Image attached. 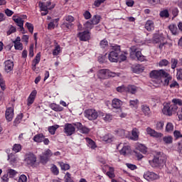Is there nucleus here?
<instances>
[{"mask_svg": "<svg viewBox=\"0 0 182 182\" xmlns=\"http://www.w3.org/2000/svg\"><path fill=\"white\" fill-rule=\"evenodd\" d=\"M145 29H146L148 32L154 31V22H153L151 20H148L145 23Z\"/></svg>", "mask_w": 182, "mask_h": 182, "instance_id": "obj_24", "label": "nucleus"}, {"mask_svg": "<svg viewBox=\"0 0 182 182\" xmlns=\"http://www.w3.org/2000/svg\"><path fill=\"white\" fill-rule=\"evenodd\" d=\"M55 46L54 50H53V55L58 56L60 53V46L58 44L56 41H55Z\"/></svg>", "mask_w": 182, "mask_h": 182, "instance_id": "obj_34", "label": "nucleus"}, {"mask_svg": "<svg viewBox=\"0 0 182 182\" xmlns=\"http://www.w3.org/2000/svg\"><path fill=\"white\" fill-rule=\"evenodd\" d=\"M112 51L108 55V59L110 62L117 63L119 61V56L121 53L120 46H112Z\"/></svg>", "mask_w": 182, "mask_h": 182, "instance_id": "obj_3", "label": "nucleus"}, {"mask_svg": "<svg viewBox=\"0 0 182 182\" xmlns=\"http://www.w3.org/2000/svg\"><path fill=\"white\" fill-rule=\"evenodd\" d=\"M151 167H160V152H155L153 154V159L149 161Z\"/></svg>", "mask_w": 182, "mask_h": 182, "instance_id": "obj_9", "label": "nucleus"}, {"mask_svg": "<svg viewBox=\"0 0 182 182\" xmlns=\"http://www.w3.org/2000/svg\"><path fill=\"white\" fill-rule=\"evenodd\" d=\"M38 6L41 11V16H46V15H48V14H49V11L48 9H53V8H55V4H52L50 7L47 8L46 6H45V3L40 1L38 4Z\"/></svg>", "mask_w": 182, "mask_h": 182, "instance_id": "obj_15", "label": "nucleus"}, {"mask_svg": "<svg viewBox=\"0 0 182 182\" xmlns=\"http://www.w3.org/2000/svg\"><path fill=\"white\" fill-rule=\"evenodd\" d=\"M144 178L145 180H157L159 178V175L156 174L154 172L146 171L144 174Z\"/></svg>", "mask_w": 182, "mask_h": 182, "instance_id": "obj_19", "label": "nucleus"}, {"mask_svg": "<svg viewBox=\"0 0 182 182\" xmlns=\"http://www.w3.org/2000/svg\"><path fill=\"white\" fill-rule=\"evenodd\" d=\"M76 132V127L75 124L66 123L64 125V133L66 136H72V134H75Z\"/></svg>", "mask_w": 182, "mask_h": 182, "instance_id": "obj_8", "label": "nucleus"}, {"mask_svg": "<svg viewBox=\"0 0 182 182\" xmlns=\"http://www.w3.org/2000/svg\"><path fill=\"white\" fill-rule=\"evenodd\" d=\"M117 92L119 93H123V92H127V87L124 85L119 86L116 88Z\"/></svg>", "mask_w": 182, "mask_h": 182, "instance_id": "obj_60", "label": "nucleus"}, {"mask_svg": "<svg viewBox=\"0 0 182 182\" xmlns=\"http://www.w3.org/2000/svg\"><path fill=\"white\" fill-rule=\"evenodd\" d=\"M77 38H79L80 41L82 42H87L90 39V33L89 31H84L82 32H80L77 34Z\"/></svg>", "mask_w": 182, "mask_h": 182, "instance_id": "obj_16", "label": "nucleus"}, {"mask_svg": "<svg viewBox=\"0 0 182 182\" xmlns=\"http://www.w3.org/2000/svg\"><path fill=\"white\" fill-rule=\"evenodd\" d=\"M114 169L112 167H109V171L107 172V176L109 177L110 178H114Z\"/></svg>", "mask_w": 182, "mask_h": 182, "instance_id": "obj_53", "label": "nucleus"}, {"mask_svg": "<svg viewBox=\"0 0 182 182\" xmlns=\"http://www.w3.org/2000/svg\"><path fill=\"white\" fill-rule=\"evenodd\" d=\"M44 139L45 135H43V134H37L33 136V140L36 143H42Z\"/></svg>", "mask_w": 182, "mask_h": 182, "instance_id": "obj_26", "label": "nucleus"}, {"mask_svg": "<svg viewBox=\"0 0 182 182\" xmlns=\"http://www.w3.org/2000/svg\"><path fill=\"white\" fill-rule=\"evenodd\" d=\"M59 127V126L58 125H55V126H51L48 127V132L50 133V134H55V133L56 132V130H58V128Z\"/></svg>", "mask_w": 182, "mask_h": 182, "instance_id": "obj_46", "label": "nucleus"}, {"mask_svg": "<svg viewBox=\"0 0 182 182\" xmlns=\"http://www.w3.org/2000/svg\"><path fill=\"white\" fill-rule=\"evenodd\" d=\"M14 112V106L6 108L5 112V117L7 122H12V120L14 119V116L15 115V113Z\"/></svg>", "mask_w": 182, "mask_h": 182, "instance_id": "obj_14", "label": "nucleus"}, {"mask_svg": "<svg viewBox=\"0 0 182 182\" xmlns=\"http://www.w3.org/2000/svg\"><path fill=\"white\" fill-rule=\"evenodd\" d=\"M50 107L52 109V110H54V112H63V107L55 103L51 104Z\"/></svg>", "mask_w": 182, "mask_h": 182, "instance_id": "obj_29", "label": "nucleus"}, {"mask_svg": "<svg viewBox=\"0 0 182 182\" xmlns=\"http://www.w3.org/2000/svg\"><path fill=\"white\" fill-rule=\"evenodd\" d=\"M160 16L161 18H167L170 16V13H168V9H164L160 12Z\"/></svg>", "mask_w": 182, "mask_h": 182, "instance_id": "obj_42", "label": "nucleus"}, {"mask_svg": "<svg viewBox=\"0 0 182 182\" xmlns=\"http://www.w3.org/2000/svg\"><path fill=\"white\" fill-rule=\"evenodd\" d=\"M100 46L101 49H107L109 48V42L105 38L100 41Z\"/></svg>", "mask_w": 182, "mask_h": 182, "instance_id": "obj_36", "label": "nucleus"}, {"mask_svg": "<svg viewBox=\"0 0 182 182\" xmlns=\"http://www.w3.org/2000/svg\"><path fill=\"white\" fill-rule=\"evenodd\" d=\"M116 133L117 136H119V137H122V138L127 137V135H126V134L127 133V131L124 129H119L116 131Z\"/></svg>", "mask_w": 182, "mask_h": 182, "instance_id": "obj_35", "label": "nucleus"}, {"mask_svg": "<svg viewBox=\"0 0 182 182\" xmlns=\"http://www.w3.org/2000/svg\"><path fill=\"white\" fill-rule=\"evenodd\" d=\"M91 22L94 23V25H97L100 22V17L98 15H95L91 20Z\"/></svg>", "mask_w": 182, "mask_h": 182, "instance_id": "obj_50", "label": "nucleus"}, {"mask_svg": "<svg viewBox=\"0 0 182 182\" xmlns=\"http://www.w3.org/2000/svg\"><path fill=\"white\" fill-rule=\"evenodd\" d=\"M59 22V18L53 19L48 25V29H55V23Z\"/></svg>", "mask_w": 182, "mask_h": 182, "instance_id": "obj_38", "label": "nucleus"}, {"mask_svg": "<svg viewBox=\"0 0 182 182\" xmlns=\"http://www.w3.org/2000/svg\"><path fill=\"white\" fill-rule=\"evenodd\" d=\"M122 105H123L122 100L117 98L112 100V106L114 109H120V107H122Z\"/></svg>", "mask_w": 182, "mask_h": 182, "instance_id": "obj_23", "label": "nucleus"}, {"mask_svg": "<svg viewBox=\"0 0 182 182\" xmlns=\"http://www.w3.org/2000/svg\"><path fill=\"white\" fill-rule=\"evenodd\" d=\"M131 58H133V55H134L139 62H144L146 60V57L141 54V51L137 50L136 47L131 48Z\"/></svg>", "mask_w": 182, "mask_h": 182, "instance_id": "obj_7", "label": "nucleus"}, {"mask_svg": "<svg viewBox=\"0 0 182 182\" xmlns=\"http://www.w3.org/2000/svg\"><path fill=\"white\" fill-rule=\"evenodd\" d=\"M141 110L145 116H150V107L147 105H142Z\"/></svg>", "mask_w": 182, "mask_h": 182, "instance_id": "obj_37", "label": "nucleus"}, {"mask_svg": "<svg viewBox=\"0 0 182 182\" xmlns=\"http://www.w3.org/2000/svg\"><path fill=\"white\" fill-rule=\"evenodd\" d=\"M97 76L98 79H100V80H105L109 77H114L116 76V73L111 72L109 69H101L98 70Z\"/></svg>", "mask_w": 182, "mask_h": 182, "instance_id": "obj_4", "label": "nucleus"}, {"mask_svg": "<svg viewBox=\"0 0 182 182\" xmlns=\"http://www.w3.org/2000/svg\"><path fill=\"white\" fill-rule=\"evenodd\" d=\"M139 106V100H129V107L131 109H137Z\"/></svg>", "mask_w": 182, "mask_h": 182, "instance_id": "obj_33", "label": "nucleus"}, {"mask_svg": "<svg viewBox=\"0 0 182 182\" xmlns=\"http://www.w3.org/2000/svg\"><path fill=\"white\" fill-rule=\"evenodd\" d=\"M137 150L141 151V153H143V154H146V153H147V147L143 144H139L137 146Z\"/></svg>", "mask_w": 182, "mask_h": 182, "instance_id": "obj_43", "label": "nucleus"}, {"mask_svg": "<svg viewBox=\"0 0 182 182\" xmlns=\"http://www.w3.org/2000/svg\"><path fill=\"white\" fill-rule=\"evenodd\" d=\"M168 65H170V62L168 60L166 59H162L160 61V66L161 67H166L168 66Z\"/></svg>", "mask_w": 182, "mask_h": 182, "instance_id": "obj_59", "label": "nucleus"}, {"mask_svg": "<svg viewBox=\"0 0 182 182\" xmlns=\"http://www.w3.org/2000/svg\"><path fill=\"white\" fill-rule=\"evenodd\" d=\"M22 119H23V114L21 113L18 114L13 122L14 126H15L16 127H18V124L21 123V120H22Z\"/></svg>", "mask_w": 182, "mask_h": 182, "instance_id": "obj_32", "label": "nucleus"}, {"mask_svg": "<svg viewBox=\"0 0 182 182\" xmlns=\"http://www.w3.org/2000/svg\"><path fill=\"white\" fill-rule=\"evenodd\" d=\"M174 130V125H173V123L168 122L166 127V132L168 133H170Z\"/></svg>", "mask_w": 182, "mask_h": 182, "instance_id": "obj_44", "label": "nucleus"}, {"mask_svg": "<svg viewBox=\"0 0 182 182\" xmlns=\"http://www.w3.org/2000/svg\"><path fill=\"white\" fill-rule=\"evenodd\" d=\"M171 102H164V108L162 109V113L166 116H173L176 112H177L178 106H182V100L181 99L174 98L172 100Z\"/></svg>", "mask_w": 182, "mask_h": 182, "instance_id": "obj_1", "label": "nucleus"}, {"mask_svg": "<svg viewBox=\"0 0 182 182\" xmlns=\"http://www.w3.org/2000/svg\"><path fill=\"white\" fill-rule=\"evenodd\" d=\"M38 160V157H36V155L32 152L26 153L24 156V162L28 167H32L33 168H35L36 167V161Z\"/></svg>", "mask_w": 182, "mask_h": 182, "instance_id": "obj_2", "label": "nucleus"}, {"mask_svg": "<svg viewBox=\"0 0 182 182\" xmlns=\"http://www.w3.org/2000/svg\"><path fill=\"white\" fill-rule=\"evenodd\" d=\"M74 126L76 127L77 130L82 133V134H89L90 129L85 126H83L80 122L73 123Z\"/></svg>", "mask_w": 182, "mask_h": 182, "instance_id": "obj_12", "label": "nucleus"}, {"mask_svg": "<svg viewBox=\"0 0 182 182\" xmlns=\"http://www.w3.org/2000/svg\"><path fill=\"white\" fill-rule=\"evenodd\" d=\"M39 62H41V53H37L35 58L32 60V70H36V65H39Z\"/></svg>", "mask_w": 182, "mask_h": 182, "instance_id": "obj_21", "label": "nucleus"}, {"mask_svg": "<svg viewBox=\"0 0 182 182\" xmlns=\"http://www.w3.org/2000/svg\"><path fill=\"white\" fill-rule=\"evenodd\" d=\"M102 116L105 122H112L113 119V115L112 114H103Z\"/></svg>", "mask_w": 182, "mask_h": 182, "instance_id": "obj_41", "label": "nucleus"}, {"mask_svg": "<svg viewBox=\"0 0 182 182\" xmlns=\"http://www.w3.org/2000/svg\"><path fill=\"white\" fill-rule=\"evenodd\" d=\"M12 20L15 22V23H16L17 26L20 27L21 32H22V33H26L25 28H23V22L24 21L22 19V18H21L16 15H14L12 16Z\"/></svg>", "mask_w": 182, "mask_h": 182, "instance_id": "obj_11", "label": "nucleus"}, {"mask_svg": "<svg viewBox=\"0 0 182 182\" xmlns=\"http://www.w3.org/2000/svg\"><path fill=\"white\" fill-rule=\"evenodd\" d=\"M163 140L164 141V143H166V144H171V143H173V137L168 136H164L163 138Z\"/></svg>", "mask_w": 182, "mask_h": 182, "instance_id": "obj_54", "label": "nucleus"}, {"mask_svg": "<svg viewBox=\"0 0 182 182\" xmlns=\"http://www.w3.org/2000/svg\"><path fill=\"white\" fill-rule=\"evenodd\" d=\"M140 132L137 128H134L132 131V136H130L131 140H134V141H137L139 140V135Z\"/></svg>", "mask_w": 182, "mask_h": 182, "instance_id": "obj_22", "label": "nucleus"}, {"mask_svg": "<svg viewBox=\"0 0 182 182\" xmlns=\"http://www.w3.org/2000/svg\"><path fill=\"white\" fill-rule=\"evenodd\" d=\"M146 133L149 134L151 137H160V134L156 132L154 129H151V127L146 128Z\"/></svg>", "mask_w": 182, "mask_h": 182, "instance_id": "obj_25", "label": "nucleus"}, {"mask_svg": "<svg viewBox=\"0 0 182 182\" xmlns=\"http://www.w3.org/2000/svg\"><path fill=\"white\" fill-rule=\"evenodd\" d=\"M64 19H65L66 22H68L70 23H72V22H75V17L72 16H66L64 17Z\"/></svg>", "mask_w": 182, "mask_h": 182, "instance_id": "obj_62", "label": "nucleus"}, {"mask_svg": "<svg viewBox=\"0 0 182 182\" xmlns=\"http://www.w3.org/2000/svg\"><path fill=\"white\" fill-rule=\"evenodd\" d=\"M65 182H75V181H73V178H72V174H70V173H66L65 176Z\"/></svg>", "mask_w": 182, "mask_h": 182, "instance_id": "obj_45", "label": "nucleus"}, {"mask_svg": "<svg viewBox=\"0 0 182 182\" xmlns=\"http://www.w3.org/2000/svg\"><path fill=\"white\" fill-rule=\"evenodd\" d=\"M161 161V167H166V162L167 161V156L166 155H162L161 156V159H160Z\"/></svg>", "mask_w": 182, "mask_h": 182, "instance_id": "obj_56", "label": "nucleus"}, {"mask_svg": "<svg viewBox=\"0 0 182 182\" xmlns=\"http://www.w3.org/2000/svg\"><path fill=\"white\" fill-rule=\"evenodd\" d=\"M52 156H53L52 151H50V149H47L43 153V155L40 156V160L41 163H48Z\"/></svg>", "mask_w": 182, "mask_h": 182, "instance_id": "obj_13", "label": "nucleus"}, {"mask_svg": "<svg viewBox=\"0 0 182 182\" xmlns=\"http://www.w3.org/2000/svg\"><path fill=\"white\" fill-rule=\"evenodd\" d=\"M58 164L60 166V169L63 171H68V170H70V165H69L68 164H65L64 162L58 161Z\"/></svg>", "mask_w": 182, "mask_h": 182, "instance_id": "obj_28", "label": "nucleus"}, {"mask_svg": "<svg viewBox=\"0 0 182 182\" xmlns=\"http://www.w3.org/2000/svg\"><path fill=\"white\" fill-rule=\"evenodd\" d=\"M168 29L171 32L172 35H178V29L177 28V25L172 23L168 26Z\"/></svg>", "mask_w": 182, "mask_h": 182, "instance_id": "obj_27", "label": "nucleus"}, {"mask_svg": "<svg viewBox=\"0 0 182 182\" xmlns=\"http://www.w3.org/2000/svg\"><path fill=\"white\" fill-rule=\"evenodd\" d=\"M150 77L151 79H155L152 80V85L154 86V87H159L160 86V80L159 77H160V70H152L149 74Z\"/></svg>", "mask_w": 182, "mask_h": 182, "instance_id": "obj_6", "label": "nucleus"}, {"mask_svg": "<svg viewBox=\"0 0 182 182\" xmlns=\"http://www.w3.org/2000/svg\"><path fill=\"white\" fill-rule=\"evenodd\" d=\"M4 70L6 73H11L14 70V61L11 60L4 62Z\"/></svg>", "mask_w": 182, "mask_h": 182, "instance_id": "obj_18", "label": "nucleus"}, {"mask_svg": "<svg viewBox=\"0 0 182 182\" xmlns=\"http://www.w3.org/2000/svg\"><path fill=\"white\" fill-rule=\"evenodd\" d=\"M85 117L88 119V120H96L97 119V111L94 109H88L85 111Z\"/></svg>", "mask_w": 182, "mask_h": 182, "instance_id": "obj_10", "label": "nucleus"}, {"mask_svg": "<svg viewBox=\"0 0 182 182\" xmlns=\"http://www.w3.org/2000/svg\"><path fill=\"white\" fill-rule=\"evenodd\" d=\"M12 150L13 151H15V153H19V151L22 150V146H21V144H16L14 145Z\"/></svg>", "mask_w": 182, "mask_h": 182, "instance_id": "obj_48", "label": "nucleus"}, {"mask_svg": "<svg viewBox=\"0 0 182 182\" xmlns=\"http://www.w3.org/2000/svg\"><path fill=\"white\" fill-rule=\"evenodd\" d=\"M8 160H10V164H15L18 160V158H16V156L13 154H10L8 155Z\"/></svg>", "mask_w": 182, "mask_h": 182, "instance_id": "obj_39", "label": "nucleus"}, {"mask_svg": "<svg viewBox=\"0 0 182 182\" xmlns=\"http://www.w3.org/2000/svg\"><path fill=\"white\" fill-rule=\"evenodd\" d=\"M16 50H22L23 49V44L22 43H14Z\"/></svg>", "mask_w": 182, "mask_h": 182, "instance_id": "obj_55", "label": "nucleus"}, {"mask_svg": "<svg viewBox=\"0 0 182 182\" xmlns=\"http://www.w3.org/2000/svg\"><path fill=\"white\" fill-rule=\"evenodd\" d=\"M152 42L153 43H159L160 42V34L159 33L154 34Z\"/></svg>", "mask_w": 182, "mask_h": 182, "instance_id": "obj_52", "label": "nucleus"}, {"mask_svg": "<svg viewBox=\"0 0 182 182\" xmlns=\"http://www.w3.org/2000/svg\"><path fill=\"white\" fill-rule=\"evenodd\" d=\"M85 140L87 143L88 147H90V149H92L93 150H95V149L97 147V146H96V143L92 139L86 138Z\"/></svg>", "mask_w": 182, "mask_h": 182, "instance_id": "obj_30", "label": "nucleus"}, {"mask_svg": "<svg viewBox=\"0 0 182 182\" xmlns=\"http://www.w3.org/2000/svg\"><path fill=\"white\" fill-rule=\"evenodd\" d=\"M28 181V178L25 174H22L19 176L18 182H26Z\"/></svg>", "mask_w": 182, "mask_h": 182, "instance_id": "obj_63", "label": "nucleus"}, {"mask_svg": "<svg viewBox=\"0 0 182 182\" xmlns=\"http://www.w3.org/2000/svg\"><path fill=\"white\" fill-rule=\"evenodd\" d=\"M26 26L30 32V33H33V24L27 22L26 23Z\"/></svg>", "mask_w": 182, "mask_h": 182, "instance_id": "obj_58", "label": "nucleus"}, {"mask_svg": "<svg viewBox=\"0 0 182 182\" xmlns=\"http://www.w3.org/2000/svg\"><path fill=\"white\" fill-rule=\"evenodd\" d=\"M105 1L106 0H95L92 6H95V8H99V6L102 5V4H105Z\"/></svg>", "mask_w": 182, "mask_h": 182, "instance_id": "obj_49", "label": "nucleus"}, {"mask_svg": "<svg viewBox=\"0 0 182 182\" xmlns=\"http://www.w3.org/2000/svg\"><path fill=\"white\" fill-rule=\"evenodd\" d=\"M50 171L54 176H59V168H58V166H56V165H52V167L50 168Z\"/></svg>", "mask_w": 182, "mask_h": 182, "instance_id": "obj_40", "label": "nucleus"}, {"mask_svg": "<svg viewBox=\"0 0 182 182\" xmlns=\"http://www.w3.org/2000/svg\"><path fill=\"white\" fill-rule=\"evenodd\" d=\"M37 94L38 92L36 91V90H34L31 92L27 100L28 106H31V105H33V102H35V98L36 97Z\"/></svg>", "mask_w": 182, "mask_h": 182, "instance_id": "obj_20", "label": "nucleus"}, {"mask_svg": "<svg viewBox=\"0 0 182 182\" xmlns=\"http://www.w3.org/2000/svg\"><path fill=\"white\" fill-rule=\"evenodd\" d=\"M122 147V149H121ZM117 150H119V149H121V150H119V153L120 154H122V156H126V154H129L130 152V146L127 145V144H123L122 143H120L117 146Z\"/></svg>", "mask_w": 182, "mask_h": 182, "instance_id": "obj_17", "label": "nucleus"}, {"mask_svg": "<svg viewBox=\"0 0 182 182\" xmlns=\"http://www.w3.org/2000/svg\"><path fill=\"white\" fill-rule=\"evenodd\" d=\"M85 28H86V29L89 30V29H92L93 26H95V24L93 23V22L91 21H87L85 24H84Z\"/></svg>", "mask_w": 182, "mask_h": 182, "instance_id": "obj_51", "label": "nucleus"}, {"mask_svg": "<svg viewBox=\"0 0 182 182\" xmlns=\"http://www.w3.org/2000/svg\"><path fill=\"white\" fill-rule=\"evenodd\" d=\"M137 92V87L135 85H129L127 87V92L134 95Z\"/></svg>", "mask_w": 182, "mask_h": 182, "instance_id": "obj_31", "label": "nucleus"}, {"mask_svg": "<svg viewBox=\"0 0 182 182\" xmlns=\"http://www.w3.org/2000/svg\"><path fill=\"white\" fill-rule=\"evenodd\" d=\"M16 171L14 170V169H9L8 170V174L10 177V178H14V177H15V176H16Z\"/></svg>", "mask_w": 182, "mask_h": 182, "instance_id": "obj_61", "label": "nucleus"}, {"mask_svg": "<svg viewBox=\"0 0 182 182\" xmlns=\"http://www.w3.org/2000/svg\"><path fill=\"white\" fill-rule=\"evenodd\" d=\"M171 79H173V77L168 72H167V70H160V80L164 86H168Z\"/></svg>", "mask_w": 182, "mask_h": 182, "instance_id": "obj_5", "label": "nucleus"}, {"mask_svg": "<svg viewBox=\"0 0 182 182\" xmlns=\"http://www.w3.org/2000/svg\"><path fill=\"white\" fill-rule=\"evenodd\" d=\"M15 32H16V28L11 25L9 30L6 32L7 36H9V35H12V33H15Z\"/></svg>", "mask_w": 182, "mask_h": 182, "instance_id": "obj_57", "label": "nucleus"}, {"mask_svg": "<svg viewBox=\"0 0 182 182\" xmlns=\"http://www.w3.org/2000/svg\"><path fill=\"white\" fill-rule=\"evenodd\" d=\"M178 151L180 154V156H182V140L178 142Z\"/></svg>", "mask_w": 182, "mask_h": 182, "instance_id": "obj_64", "label": "nucleus"}, {"mask_svg": "<svg viewBox=\"0 0 182 182\" xmlns=\"http://www.w3.org/2000/svg\"><path fill=\"white\" fill-rule=\"evenodd\" d=\"M171 69H175L177 68V65H178V60L176 58H171Z\"/></svg>", "mask_w": 182, "mask_h": 182, "instance_id": "obj_47", "label": "nucleus"}]
</instances>
